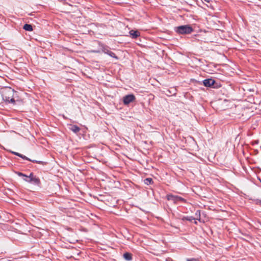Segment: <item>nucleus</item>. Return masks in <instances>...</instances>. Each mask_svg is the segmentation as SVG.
I'll list each match as a JSON object with an SVG mask.
<instances>
[{"label": "nucleus", "instance_id": "f257e3e1", "mask_svg": "<svg viewBox=\"0 0 261 261\" xmlns=\"http://www.w3.org/2000/svg\"><path fill=\"white\" fill-rule=\"evenodd\" d=\"M17 92L10 87H7L3 89L2 91V96L3 99L7 103H15L14 99Z\"/></svg>", "mask_w": 261, "mask_h": 261}, {"label": "nucleus", "instance_id": "f03ea898", "mask_svg": "<svg viewBox=\"0 0 261 261\" xmlns=\"http://www.w3.org/2000/svg\"><path fill=\"white\" fill-rule=\"evenodd\" d=\"M174 31L178 34H190L193 32V29L189 25H183L175 27Z\"/></svg>", "mask_w": 261, "mask_h": 261}, {"label": "nucleus", "instance_id": "7ed1b4c3", "mask_svg": "<svg viewBox=\"0 0 261 261\" xmlns=\"http://www.w3.org/2000/svg\"><path fill=\"white\" fill-rule=\"evenodd\" d=\"M167 198L168 200L172 201L174 203H176L178 201H181L183 202H186V201L184 198L177 195H174L172 194L167 195Z\"/></svg>", "mask_w": 261, "mask_h": 261}, {"label": "nucleus", "instance_id": "20e7f679", "mask_svg": "<svg viewBox=\"0 0 261 261\" xmlns=\"http://www.w3.org/2000/svg\"><path fill=\"white\" fill-rule=\"evenodd\" d=\"M136 99L134 94H128L124 96L123 98V102L124 105H128L130 102H133Z\"/></svg>", "mask_w": 261, "mask_h": 261}, {"label": "nucleus", "instance_id": "39448f33", "mask_svg": "<svg viewBox=\"0 0 261 261\" xmlns=\"http://www.w3.org/2000/svg\"><path fill=\"white\" fill-rule=\"evenodd\" d=\"M24 180L28 182L32 183L36 185H39L40 184L39 178L36 176H35L34 177L31 179H24Z\"/></svg>", "mask_w": 261, "mask_h": 261}, {"label": "nucleus", "instance_id": "423d86ee", "mask_svg": "<svg viewBox=\"0 0 261 261\" xmlns=\"http://www.w3.org/2000/svg\"><path fill=\"white\" fill-rule=\"evenodd\" d=\"M203 85L205 87H212V86L214 85V84H215V81L214 80H213L212 79H208L204 80L203 81Z\"/></svg>", "mask_w": 261, "mask_h": 261}, {"label": "nucleus", "instance_id": "0eeeda50", "mask_svg": "<svg viewBox=\"0 0 261 261\" xmlns=\"http://www.w3.org/2000/svg\"><path fill=\"white\" fill-rule=\"evenodd\" d=\"M69 129L74 133L77 134L81 130V128L76 125L69 124Z\"/></svg>", "mask_w": 261, "mask_h": 261}, {"label": "nucleus", "instance_id": "6e6552de", "mask_svg": "<svg viewBox=\"0 0 261 261\" xmlns=\"http://www.w3.org/2000/svg\"><path fill=\"white\" fill-rule=\"evenodd\" d=\"M129 34L133 39H136L140 35V33L139 31L134 30L130 31Z\"/></svg>", "mask_w": 261, "mask_h": 261}, {"label": "nucleus", "instance_id": "1a4fd4ad", "mask_svg": "<svg viewBox=\"0 0 261 261\" xmlns=\"http://www.w3.org/2000/svg\"><path fill=\"white\" fill-rule=\"evenodd\" d=\"M123 257L127 261H130L132 259V254L128 252H125L123 254Z\"/></svg>", "mask_w": 261, "mask_h": 261}, {"label": "nucleus", "instance_id": "9d476101", "mask_svg": "<svg viewBox=\"0 0 261 261\" xmlns=\"http://www.w3.org/2000/svg\"><path fill=\"white\" fill-rule=\"evenodd\" d=\"M23 29L28 31H33V27L32 25L30 24H25L23 27Z\"/></svg>", "mask_w": 261, "mask_h": 261}, {"label": "nucleus", "instance_id": "9b49d317", "mask_svg": "<svg viewBox=\"0 0 261 261\" xmlns=\"http://www.w3.org/2000/svg\"><path fill=\"white\" fill-rule=\"evenodd\" d=\"M101 51L104 53L105 54H108V52L109 51L110 49L108 46L101 45Z\"/></svg>", "mask_w": 261, "mask_h": 261}, {"label": "nucleus", "instance_id": "f8f14e48", "mask_svg": "<svg viewBox=\"0 0 261 261\" xmlns=\"http://www.w3.org/2000/svg\"><path fill=\"white\" fill-rule=\"evenodd\" d=\"M12 153H13L14 154L17 155V156H18L20 158H21L22 159H24V160H30V159H29L28 158H27V156H25V155H23V154H21L18 152H12Z\"/></svg>", "mask_w": 261, "mask_h": 261}, {"label": "nucleus", "instance_id": "ddd939ff", "mask_svg": "<svg viewBox=\"0 0 261 261\" xmlns=\"http://www.w3.org/2000/svg\"><path fill=\"white\" fill-rule=\"evenodd\" d=\"M167 91L169 92V94L166 93L167 95H170V94L174 95H175L176 93V90L174 88H172L170 90H168Z\"/></svg>", "mask_w": 261, "mask_h": 261}, {"label": "nucleus", "instance_id": "4468645a", "mask_svg": "<svg viewBox=\"0 0 261 261\" xmlns=\"http://www.w3.org/2000/svg\"><path fill=\"white\" fill-rule=\"evenodd\" d=\"M144 181L147 185H149L153 183V180L151 178H147L144 179Z\"/></svg>", "mask_w": 261, "mask_h": 261}, {"label": "nucleus", "instance_id": "2eb2a0df", "mask_svg": "<svg viewBox=\"0 0 261 261\" xmlns=\"http://www.w3.org/2000/svg\"><path fill=\"white\" fill-rule=\"evenodd\" d=\"M182 220H187V221H192V220H196L195 219V218H194L193 217H188V216H187V217H184L182 218Z\"/></svg>", "mask_w": 261, "mask_h": 261}, {"label": "nucleus", "instance_id": "dca6fc26", "mask_svg": "<svg viewBox=\"0 0 261 261\" xmlns=\"http://www.w3.org/2000/svg\"><path fill=\"white\" fill-rule=\"evenodd\" d=\"M108 55H109L110 57H112V58H114L117 60L118 59V58L117 56H116V55L114 53L112 52V51H111L110 50H109V51L108 52Z\"/></svg>", "mask_w": 261, "mask_h": 261}, {"label": "nucleus", "instance_id": "f3484780", "mask_svg": "<svg viewBox=\"0 0 261 261\" xmlns=\"http://www.w3.org/2000/svg\"><path fill=\"white\" fill-rule=\"evenodd\" d=\"M195 215L197 216V218H195V219L200 221V211L199 210H198L196 211V212L195 213Z\"/></svg>", "mask_w": 261, "mask_h": 261}, {"label": "nucleus", "instance_id": "a211bd4d", "mask_svg": "<svg viewBox=\"0 0 261 261\" xmlns=\"http://www.w3.org/2000/svg\"><path fill=\"white\" fill-rule=\"evenodd\" d=\"M16 173L19 176H22V177H28V176L23 173L20 172H16Z\"/></svg>", "mask_w": 261, "mask_h": 261}, {"label": "nucleus", "instance_id": "6ab92c4d", "mask_svg": "<svg viewBox=\"0 0 261 261\" xmlns=\"http://www.w3.org/2000/svg\"><path fill=\"white\" fill-rule=\"evenodd\" d=\"M35 176H34L33 173H31L29 176H28V177H25V179H31L32 178L34 177Z\"/></svg>", "mask_w": 261, "mask_h": 261}, {"label": "nucleus", "instance_id": "aec40b11", "mask_svg": "<svg viewBox=\"0 0 261 261\" xmlns=\"http://www.w3.org/2000/svg\"><path fill=\"white\" fill-rule=\"evenodd\" d=\"M187 261H198V260L195 258H191V259H187Z\"/></svg>", "mask_w": 261, "mask_h": 261}, {"label": "nucleus", "instance_id": "412c9836", "mask_svg": "<svg viewBox=\"0 0 261 261\" xmlns=\"http://www.w3.org/2000/svg\"><path fill=\"white\" fill-rule=\"evenodd\" d=\"M37 163L42 164V165L45 164L44 162H43L42 161H37Z\"/></svg>", "mask_w": 261, "mask_h": 261}, {"label": "nucleus", "instance_id": "4be33fe9", "mask_svg": "<svg viewBox=\"0 0 261 261\" xmlns=\"http://www.w3.org/2000/svg\"><path fill=\"white\" fill-rule=\"evenodd\" d=\"M256 203H257V204H259L260 205H261V200H257V202H256Z\"/></svg>", "mask_w": 261, "mask_h": 261}, {"label": "nucleus", "instance_id": "5701e85b", "mask_svg": "<svg viewBox=\"0 0 261 261\" xmlns=\"http://www.w3.org/2000/svg\"><path fill=\"white\" fill-rule=\"evenodd\" d=\"M92 52L95 53H99L100 51L99 50H93Z\"/></svg>", "mask_w": 261, "mask_h": 261}, {"label": "nucleus", "instance_id": "b1692460", "mask_svg": "<svg viewBox=\"0 0 261 261\" xmlns=\"http://www.w3.org/2000/svg\"><path fill=\"white\" fill-rule=\"evenodd\" d=\"M29 161H31V162H33V163H37V161H36V160H32L31 159Z\"/></svg>", "mask_w": 261, "mask_h": 261}, {"label": "nucleus", "instance_id": "393cba45", "mask_svg": "<svg viewBox=\"0 0 261 261\" xmlns=\"http://www.w3.org/2000/svg\"><path fill=\"white\" fill-rule=\"evenodd\" d=\"M0 261H11V260L8 259V260H0Z\"/></svg>", "mask_w": 261, "mask_h": 261}, {"label": "nucleus", "instance_id": "a878e982", "mask_svg": "<svg viewBox=\"0 0 261 261\" xmlns=\"http://www.w3.org/2000/svg\"><path fill=\"white\" fill-rule=\"evenodd\" d=\"M205 1L206 2H210V1H209V0H205Z\"/></svg>", "mask_w": 261, "mask_h": 261}]
</instances>
